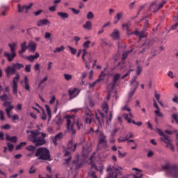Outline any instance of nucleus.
I'll return each instance as SVG.
<instances>
[{"label": "nucleus", "mask_w": 178, "mask_h": 178, "mask_svg": "<svg viewBox=\"0 0 178 178\" xmlns=\"http://www.w3.org/2000/svg\"><path fill=\"white\" fill-rule=\"evenodd\" d=\"M26 133H30L28 135V140L34 144L35 147H41V145H45L47 140V134L44 132H40L38 130L26 131Z\"/></svg>", "instance_id": "nucleus-1"}, {"label": "nucleus", "mask_w": 178, "mask_h": 178, "mask_svg": "<svg viewBox=\"0 0 178 178\" xmlns=\"http://www.w3.org/2000/svg\"><path fill=\"white\" fill-rule=\"evenodd\" d=\"M74 122V117L70 116L67 117V131L70 134L71 136H74L76 134V129H74V126L77 127L78 130H80L83 127V124L79 122Z\"/></svg>", "instance_id": "nucleus-2"}, {"label": "nucleus", "mask_w": 178, "mask_h": 178, "mask_svg": "<svg viewBox=\"0 0 178 178\" xmlns=\"http://www.w3.org/2000/svg\"><path fill=\"white\" fill-rule=\"evenodd\" d=\"M123 168L119 166L110 165L106 168V172H108V175L106 178H127L122 173Z\"/></svg>", "instance_id": "nucleus-3"}, {"label": "nucleus", "mask_w": 178, "mask_h": 178, "mask_svg": "<svg viewBox=\"0 0 178 178\" xmlns=\"http://www.w3.org/2000/svg\"><path fill=\"white\" fill-rule=\"evenodd\" d=\"M162 169L166 170L167 176L170 177L178 178V168L176 165H170V163H166L162 165Z\"/></svg>", "instance_id": "nucleus-4"}, {"label": "nucleus", "mask_w": 178, "mask_h": 178, "mask_svg": "<svg viewBox=\"0 0 178 178\" xmlns=\"http://www.w3.org/2000/svg\"><path fill=\"white\" fill-rule=\"evenodd\" d=\"M8 47L10 48V51L11 53H9L8 51L3 52V56L4 58H6L8 62H13V59L16 58V49H17V42H13L9 43Z\"/></svg>", "instance_id": "nucleus-5"}, {"label": "nucleus", "mask_w": 178, "mask_h": 178, "mask_svg": "<svg viewBox=\"0 0 178 178\" xmlns=\"http://www.w3.org/2000/svg\"><path fill=\"white\" fill-rule=\"evenodd\" d=\"M35 156L38 157V159H41L42 161H51L49 149H47V147L38 148Z\"/></svg>", "instance_id": "nucleus-6"}, {"label": "nucleus", "mask_w": 178, "mask_h": 178, "mask_svg": "<svg viewBox=\"0 0 178 178\" xmlns=\"http://www.w3.org/2000/svg\"><path fill=\"white\" fill-rule=\"evenodd\" d=\"M159 135L161 136V141H163L166 144V147L170 148L171 151L175 152V146L172 144V139H170V137L163 133V131H161L160 129H157Z\"/></svg>", "instance_id": "nucleus-7"}, {"label": "nucleus", "mask_w": 178, "mask_h": 178, "mask_svg": "<svg viewBox=\"0 0 178 178\" xmlns=\"http://www.w3.org/2000/svg\"><path fill=\"white\" fill-rule=\"evenodd\" d=\"M19 80H20V75L19 74V73H16L15 76L13 79V86H12L13 94L14 95H16V97H17V88H18L17 83H19Z\"/></svg>", "instance_id": "nucleus-8"}, {"label": "nucleus", "mask_w": 178, "mask_h": 178, "mask_svg": "<svg viewBox=\"0 0 178 178\" xmlns=\"http://www.w3.org/2000/svg\"><path fill=\"white\" fill-rule=\"evenodd\" d=\"M98 147L99 148H108V140H106V136L104 133H100Z\"/></svg>", "instance_id": "nucleus-9"}, {"label": "nucleus", "mask_w": 178, "mask_h": 178, "mask_svg": "<svg viewBox=\"0 0 178 178\" xmlns=\"http://www.w3.org/2000/svg\"><path fill=\"white\" fill-rule=\"evenodd\" d=\"M165 3H166V1H162L159 5H156V3L153 2L150 5L149 9V10L153 12V13H156V12H158V10H159V9H162V8H163V5H165Z\"/></svg>", "instance_id": "nucleus-10"}, {"label": "nucleus", "mask_w": 178, "mask_h": 178, "mask_svg": "<svg viewBox=\"0 0 178 178\" xmlns=\"http://www.w3.org/2000/svg\"><path fill=\"white\" fill-rule=\"evenodd\" d=\"M4 72L6 77H10V76H13V74H16V70L13 66V64H12V65L7 66Z\"/></svg>", "instance_id": "nucleus-11"}, {"label": "nucleus", "mask_w": 178, "mask_h": 178, "mask_svg": "<svg viewBox=\"0 0 178 178\" xmlns=\"http://www.w3.org/2000/svg\"><path fill=\"white\" fill-rule=\"evenodd\" d=\"M119 79H120V74L116 73L113 76V81L111 83L108 85V87L111 88V90H113L118 85V81H119Z\"/></svg>", "instance_id": "nucleus-12"}, {"label": "nucleus", "mask_w": 178, "mask_h": 178, "mask_svg": "<svg viewBox=\"0 0 178 178\" xmlns=\"http://www.w3.org/2000/svg\"><path fill=\"white\" fill-rule=\"evenodd\" d=\"M31 6H33V3H31L29 5L26 6H21L20 4L17 5V9H18V12L19 13H22V12L25 11V13H28L29 12V9L31 8Z\"/></svg>", "instance_id": "nucleus-13"}, {"label": "nucleus", "mask_w": 178, "mask_h": 178, "mask_svg": "<svg viewBox=\"0 0 178 178\" xmlns=\"http://www.w3.org/2000/svg\"><path fill=\"white\" fill-rule=\"evenodd\" d=\"M63 138V133L60 132L56 134L54 137L52 138L53 144L54 145H58V141L62 140Z\"/></svg>", "instance_id": "nucleus-14"}, {"label": "nucleus", "mask_w": 178, "mask_h": 178, "mask_svg": "<svg viewBox=\"0 0 178 178\" xmlns=\"http://www.w3.org/2000/svg\"><path fill=\"white\" fill-rule=\"evenodd\" d=\"M122 118H124L128 123H133V124H136V121L131 120V118H133V114H131V113H129V114L124 113Z\"/></svg>", "instance_id": "nucleus-15"}, {"label": "nucleus", "mask_w": 178, "mask_h": 178, "mask_svg": "<svg viewBox=\"0 0 178 178\" xmlns=\"http://www.w3.org/2000/svg\"><path fill=\"white\" fill-rule=\"evenodd\" d=\"M27 48L29 52H35V49H37V43L30 41L27 45Z\"/></svg>", "instance_id": "nucleus-16"}, {"label": "nucleus", "mask_w": 178, "mask_h": 178, "mask_svg": "<svg viewBox=\"0 0 178 178\" xmlns=\"http://www.w3.org/2000/svg\"><path fill=\"white\" fill-rule=\"evenodd\" d=\"M77 147V143H73V140H70L67 144V149L68 151H72L74 152L76 151V148Z\"/></svg>", "instance_id": "nucleus-17"}, {"label": "nucleus", "mask_w": 178, "mask_h": 178, "mask_svg": "<svg viewBox=\"0 0 178 178\" xmlns=\"http://www.w3.org/2000/svg\"><path fill=\"white\" fill-rule=\"evenodd\" d=\"M51 24V22L48 20L47 19H40L37 22V26L38 27H42V26H49Z\"/></svg>", "instance_id": "nucleus-18"}, {"label": "nucleus", "mask_w": 178, "mask_h": 178, "mask_svg": "<svg viewBox=\"0 0 178 178\" xmlns=\"http://www.w3.org/2000/svg\"><path fill=\"white\" fill-rule=\"evenodd\" d=\"M91 169H94L95 170H97V172H99L101 175L103 173L104 170V166L102 165H97L95 163L91 164Z\"/></svg>", "instance_id": "nucleus-19"}, {"label": "nucleus", "mask_w": 178, "mask_h": 178, "mask_svg": "<svg viewBox=\"0 0 178 178\" xmlns=\"http://www.w3.org/2000/svg\"><path fill=\"white\" fill-rule=\"evenodd\" d=\"M11 102H3V106H5L6 108V112H10L13 109L15 108V106H13V105H11L10 104Z\"/></svg>", "instance_id": "nucleus-20"}, {"label": "nucleus", "mask_w": 178, "mask_h": 178, "mask_svg": "<svg viewBox=\"0 0 178 178\" xmlns=\"http://www.w3.org/2000/svg\"><path fill=\"white\" fill-rule=\"evenodd\" d=\"M111 38H113V40H119L120 37V33L119 32V30L114 29L113 33L110 35Z\"/></svg>", "instance_id": "nucleus-21"}, {"label": "nucleus", "mask_w": 178, "mask_h": 178, "mask_svg": "<svg viewBox=\"0 0 178 178\" xmlns=\"http://www.w3.org/2000/svg\"><path fill=\"white\" fill-rule=\"evenodd\" d=\"M20 47L21 49L19 51V54L22 55V54H24V52H26V50L28 49L27 42L24 41L23 43L21 44Z\"/></svg>", "instance_id": "nucleus-22"}, {"label": "nucleus", "mask_w": 178, "mask_h": 178, "mask_svg": "<svg viewBox=\"0 0 178 178\" xmlns=\"http://www.w3.org/2000/svg\"><path fill=\"white\" fill-rule=\"evenodd\" d=\"M136 80L137 77L134 76V79L131 81V86L134 87V90H137V88H138V86H140V83Z\"/></svg>", "instance_id": "nucleus-23"}, {"label": "nucleus", "mask_w": 178, "mask_h": 178, "mask_svg": "<svg viewBox=\"0 0 178 178\" xmlns=\"http://www.w3.org/2000/svg\"><path fill=\"white\" fill-rule=\"evenodd\" d=\"M129 34H134L135 35H136V37H139V38L141 40L142 38H145V32L144 31H140L138 32V31H135L134 32H132Z\"/></svg>", "instance_id": "nucleus-24"}, {"label": "nucleus", "mask_w": 178, "mask_h": 178, "mask_svg": "<svg viewBox=\"0 0 178 178\" xmlns=\"http://www.w3.org/2000/svg\"><path fill=\"white\" fill-rule=\"evenodd\" d=\"M92 119H94V114H88L85 118V122L87 124H91V122H92Z\"/></svg>", "instance_id": "nucleus-25"}, {"label": "nucleus", "mask_w": 178, "mask_h": 178, "mask_svg": "<svg viewBox=\"0 0 178 178\" xmlns=\"http://www.w3.org/2000/svg\"><path fill=\"white\" fill-rule=\"evenodd\" d=\"M12 99L8 96L7 94L3 93L2 95H0V101L2 102H8V101H11Z\"/></svg>", "instance_id": "nucleus-26"}, {"label": "nucleus", "mask_w": 178, "mask_h": 178, "mask_svg": "<svg viewBox=\"0 0 178 178\" xmlns=\"http://www.w3.org/2000/svg\"><path fill=\"white\" fill-rule=\"evenodd\" d=\"M70 97H77L79 95V92H77V88L70 89L68 91Z\"/></svg>", "instance_id": "nucleus-27"}, {"label": "nucleus", "mask_w": 178, "mask_h": 178, "mask_svg": "<svg viewBox=\"0 0 178 178\" xmlns=\"http://www.w3.org/2000/svg\"><path fill=\"white\" fill-rule=\"evenodd\" d=\"M40 58V54L38 53H35V55H31L26 57V59L30 62H33L35 59H38Z\"/></svg>", "instance_id": "nucleus-28"}, {"label": "nucleus", "mask_w": 178, "mask_h": 178, "mask_svg": "<svg viewBox=\"0 0 178 178\" xmlns=\"http://www.w3.org/2000/svg\"><path fill=\"white\" fill-rule=\"evenodd\" d=\"M6 140H7V141H10V143H16L17 142V137L16 136L10 137L8 134H6Z\"/></svg>", "instance_id": "nucleus-29"}, {"label": "nucleus", "mask_w": 178, "mask_h": 178, "mask_svg": "<svg viewBox=\"0 0 178 178\" xmlns=\"http://www.w3.org/2000/svg\"><path fill=\"white\" fill-rule=\"evenodd\" d=\"M24 81L25 90H26V91H30V85L29 84V77H27V76H24Z\"/></svg>", "instance_id": "nucleus-30"}, {"label": "nucleus", "mask_w": 178, "mask_h": 178, "mask_svg": "<svg viewBox=\"0 0 178 178\" xmlns=\"http://www.w3.org/2000/svg\"><path fill=\"white\" fill-rule=\"evenodd\" d=\"M83 28L85 29V30H91V29H92V23H91V21H87L86 24L83 25Z\"/></svg>", "instance_id": "nucleus-31"}, {"label": "nucleus", "mask_w": 178, "mask_h": 178, "mask_svg": "<svg viewBox=\"0 0 178 178\" xmlns=\"http://www.w3.org/2000/svg\"><path fill=\"white\" fill-rule=\"evenodd\" d=\"M57 15L58 16L60 17V18L63 19L69 18V14H67V13L58 12L57 13Z\"/></svg>", "instance_id": "nucleus-32"}, {"label": "nucleus", "mask_w": 178, "mask_h": 178, "mask_svg": "<svg viewBox=\"0 0 178 178\" xmlns=\"http://www.w3.org/2000/svg\"><path fill=\"white\" fill-rule=\"evenodd\" d=\"M13 66L15 67V71L20 70V69H23V67H24V65L20 64L19 63H13Z\"/></svg>", "instance_id": "nucleus-33"}, {"label": "nucleus", "mask_w": 178, "mask_h": 178, "mask_svg": "<svg viewBox=\"0 0 178 178\" xmlns=\"http://www.w3.org/2000/svg\"><path fill=\"white\" fill-rule=\"evenodd\" d=\"M102 109L105 112V113H108V111H109V106L108 105V102H104L102 104Z\"/></svg>", "instance_id": "nucleus-34"}, {"label": "nucleus", "mask_w": 178, "mask_h": 178, "mask_svg": "<svg viewBox=\"0 0 178 178\" xmlns=\"http://www.w3.org/2000/svg\"><path fill=\"white\" fill-rule=\"evenodd\" d=\"M72 163L76 164V169H80L83 166V163H79V159L74 160Z\"/></svg>", "instance_id": "nucleus-35"}, {"label": "nucleus", "mask_w": 178, "mask_h": 178, "mask_svg": "<svg viewBox=\"0 0 178 178\" xmlns=\"http://www.w3.org/2000/svg\"><path fill=\"white\" fill-rule=\"evenodd\" d=\"M59 2H60V1H55L54 6L49 7V10L50 12H55V10H56V5H58V3H59Z\"/></svg>", "instance_id": "nucleus-36"}, {"label": "nucleus", "mask_w": 178, "mask_h": 178, "mask_svg": "<svg viewBox=\"0 0 178 178\" xmlns=\"http://www.w3.org/2000/svg\"><path fill=\"white\" fill-rule=\"evenodd\" d=\"M102 80H104V79L99 78L92 83H89V88H94V87H95V84H97V83H100Z\"/></svg>", "instance_id": "nucleus-37"}, {"label": "nucleus", "mask_w": 178, "mask_h": 178, "mask_svg": "<svg viewBox=\"0 0 178 178\" xmlns=\"http://www.w3.org/2000/svg\"><path fill=\"white\" fill-rule=\"evenodd\" d=\"M45 108L47 112V115L49 118V120H51V118L52 117L51 113V108H49V106L47 104L45 105Z\"/></svg>", "instance_id": "nucleus-38"}, {"label": "nucleus", "mask_w": 178, "mask_h": 178, "mask_svg": "<svg viewBox=\"0 0 178 178\" xmlns=\"http://www.w3.org/2000/svg\"><path fill=\"white\" fill-rule=\"evenodd\" d=\"M90 44H91V41L90 40L86 41L82 45L83 49H86V50L88 49V48H90Z\"/></svg>", "instance_id": "nucleus-39"}, {"label": "nucleus", "mask_w": 178, "mask_h": 178, "mask_svg": "<svg viewBox=\"0 0 178 178\" xmlns=\"http://www.w3.org/2000/svg\"><path fill=\"white\" fill-rule=\"evenodd\" d=\"M65 51V47L61 46L60 47H57L56 49L53 51L54 54H56L57 52H63Z\"/></svg>", "instance_id": "nucleus-40"}, {"label": "nucleus", "mask_w": 178, "mask_h": 178, "mask_svg": "<svg viewBox=\"0 0 178 178\" xmlns=\"http://www.w3.org/2000/svg\"><path fill=\"white\" fill-rule=\"evenodd\" d=\"M136 92V89H131V91L129 93V99L127 102H130V101H131V97H133V95H134V93Z\"/></svg>", "instance_id": "nucleus-41"}, {"label": "nucleus", "mask_w": 178, "mask_h": 178, "mask_svg": "<svg viewBox=\"0 0 178 178\" xmlns=\"http://www.w3.org/2000/svg\"><path fill=\"white\" fill-rule=\"evenodd\" d=\"M26 145H27L26 142H22V143H20L19 145H17L16 150L22 149V148H23V147L26 146Z\"/></svg>", "instance_id": "nucleus-42"}, {"label": "nucleus", "mask_w": 178, "mask_h": 178, "mask_svg": "<svg viewBox=\"0 0 178 178\" xmlns=\"http://www.w3.org/2000/svg\"><path fill=\"white\" fill-rule=\"evenodd\" d=\"M124 15L123 12L117 13L116 16L114 17L115 20H116V19L118 21L120 20V18L123 17Z\"/></svg>", "instance_id": "nucleus-43"}, {"label": "nucleus", "mask_w": 178, "mask_h": 178, "mask_svg": "<svg viewBox=\"0 0 178 178\" xmlns=\"http://www.w3.org/2000/svg\"><path fill=\"white\" fill-rule=\"evenodd\" d=\"M141 72H143V66L138 65L136 67V74L140 76V74H141Z\"/></svg>", "instance_id": "nucleus-44"}, {"label": "nucleus", "mask_w": 178, "mask_h": 178, "mask_svg": "<svg viewBox=\"0 0 178 178\" xmlns=\"http://www.w3.org/2000/svg\"><path fill=\"white\" fill-rule=\"evenodd\" d=\"M67 48L70 49L72 55H76L77 53V49L73 48L72 46H67Z\"/></svg>", "instance_id": "nucleus-45"}, {"label": "nucleus", "mask_w": 178, "mask_h": 178, "mask_svg": "<svg viewBox=\"0 0 178 178\" xmlns=\"http://www.w3.org/2000/svg\"><path fill=\"white\" fill-rule=\"evenodd\" d=\"M64 78H65V80H66L67 81H69L72 80V79H73V76H72V74H65Z\"/></svg>", "instance_id": "nucleus-46"}, {"label": "nucleus", "mask_w": 178, "mask_h": 178, "mask_svg": "<svg viewBox=\"0 0 178 178\" xmlns=\"http://www.w3.org/2000/svg\"><path fill=\"white\" fill-rule=\"evenodd\" d=\"M86 17L88 20H92V19H94V13H92V12H89L87 15Z\"/></svg>", "instance_id": "nucleus-47"}, {"label": "nucleus", "mask_w": 178, "mask_h": 178, "mask_svg": "<svg viewBox=\"0 0 178 178\" xmlns=\"http://www.w3.org/2000/svg\"><path fill=\"white\" fill-rule=\"evenodd\" d=\"M154 113H156V115L157 116H159V118H162L163 116V115L162 114V113H161V108H157L155 111Z\"/></svg>", "instance_id": "nucleus-48"}, {"label": "nucleus", "mask_w": 178, "mask_h": 178, "mask_svg": "<svg viewBox=\"0 0 178 178\" xmlns=\"http://www.w3.org/2000/svg\"><path fill=\"white\" fill-rule=\"evenodd\" d=\"M26 149L28 151H31L32 152H34V151H35V146L34 145H29L26 147Z\"/></svg>", "instance_id": "nucleus-49"}, {"label": "nucleus", "mask_w": 178, "mask_h": 178, "mask_svg": "<svg viewBox=\"0 0 178 178\" xmlns=\"http://www.w3.org/2000/svg\"><path fill=\"white\" fill-rule=\"evenodd\" d=\"M127 155V152H120V150H118V157L120 158H124Z\"/></svg>", "instance_id": "nucleus-50"}, {"label": "nucleus", "mask_w": 178, "mask_h": 178, "mask_svg": "<svg viewBox=\"0 0 178 178\" xmlns=\"http://www.w3.org/2000/svg\"><path fill=\"white\" fill-rule=\"evenodd\" d=\"M130 52H131V51H128L123 53V54H122L123 60H125L127 59V56H129V54H130Z\"/></svg>", "instance_id": "nucleus-51"}, {"label": "nucleus", "mask_w": 178, "mask_h": 178, "mask_svg": "<svg viewBox=\"0 0 178 178\" xmlns=\"http://www.w3.org/2000/svg\"><path fill=\"white\" fill-rule=\"evenodd\" d=\"M7 146H8L9 151H13V148H15V145H13V144L8 143Z\"/></svg>", "instance_id": "nucleus-52"}, {"label": "nucleus", "mask_w": 178, "mask_h": 178, "mask_svg": "<svg viewBox=\"0 0 178 178\" xmlns=\"http://www.w3.org/2000/svg\"><path fill=\"white\" fill-rule=\"evenodd\" d=\"M95 118H96L97 120L99 122V124H101V121L102 120V118H101V116L99 115V114L98 113H95Z\"/></svg>", "instance_id": "nucleus-53"}, {"label": "nucleus", "mask_w": 178, "mask_h": 178, "mask_svg": "<svg viewBox=\"0 0 178 178\" xmlns=\"http://www.w3.org/2000/svg\"><path fill=\"white\" fill-rule=\"evenodd\" d=\"M25 72L30 73L31 72V65H26L25 67Z\"/></svg>", "instance_id": "nucleus-54"}, {"label": "nucleus", "mask_w": 178, "mask_h": 178, "mask_svg": "<svg viewBox=\"0 0 178 178\" xmlns=\"http://www.w3.org/2000/svg\"><path fill=\"white\" fill-rule=\"evenodd\" d=\"M47 80H48V76H45L44 78H43L42 80H40L38 86L41 87V84H43V83H45V81H47Z\"/></svg>", "instance_id": "nucleus-55"}, {"label": "nucleus", "mask_w": 178, "mask_h": 178, "mask_svg": "<svg viewBox=\"0 0 178 178\" xmlns=\"http://www.w3.org/2000/svg\"><path fill=\"white\" fill-rule=\"evenodd\" d=\"M5 113L2 110H0V120H5Z\"/></svg>", "instance_id": "nucleus-56"}, {"label": "nucleus", "mask_w": 178, "mask_h": 178, "mask_svg": "<svg viewBox=\"0 0 178 178\" xmlns=\"http://www.w3.org/2000/svg\"><path fill=\"white\" fill-rule=\"evenodd\" d=\"M172 119H174V120H175L177 124H178V114L177 113L172 114Z\"/></svg>", "instance_id": "nucleus-57"}, {"label": "nucleus", "mask_w": 178, "mask_h": 178, "mask_svg": "<svg viewBox=\"0 0 178 178\" xmlns=\"http://www.w3.org/2000/svg\"><path fill=\"white\" fill-rule=\"evenodd\" d=\"M122 27L123 30H126L127 31H129V24H123L122 25Z\"/></svg>", "instance_id": "nucleus-58"}, {"label": "nucleus", "mask_w": 178, "mask_h": 178, "mask_svg": "<svg viewBox=\"0 0 178 178\" xmlns=\"http://www.w3.org/2000/svg\"><path fill=\"white\" fill-rule=\"evenodd\" d=\"M118 141V143H125V141H127V138L120 137Z\"/></svg>", "instance_id": "nucleus-59"}, {"label": "nucleus", "mask_w": 178, "mask_h": 178, "mask_svg": "<svg viewBox=\"0 0 178 178\" xmlns=\"http://www.w3.org/2000/svg\"><path fill=\"white\" fill-rule=\"evenodd\" d=\"M71 10L73 12L74 15H79V13H80V10H76L75 8H72Z\"/></svg>", "instance_id": "nucleus-60"}, {"label": "nucleus", "mask_w": 178, "mask_h": 178, "mask_svg": "<svg viewBox=\"0 0 178 178\" xmlns=\"http://www.w3.org/2000/svg\"><path fill=\"white\" fill-rule=\"evenodd\" d=\"M34 70H35V72H38V70H40V64L38 63H37L34 65Z\"/></svg>", "instance_id": "nucleus-61"}, {"label": "nucleus", "mask_w": 178, "mask_h": 178, "mask_svg": "<svg viewBox=\"0 0 178 178\" xmlns=\"http://www.w3.org/2000/svg\"><path fill=\"white\" fill-rule=\"evenodd\" d=\"M101 45L102 47H106L108 46V42H106V41H105L104 39L101 40Z\"/></svg>", "instance_id": "nucleus-62"}, {"label": "nucleus", "mask_w": 178, "mask_h": 178, "mask_svg": "<svg viewBox=\"0 0 178 178\" xmlns=\"http://www.w3.org/2000/svg\"><path fill=\"white\" fill-rule=\"evenodd\" d=\"M133 178H143V174L137 173L133 175Z\"/></svg>", "instance_id": "nucleus-63"}, {"label": "nucleus", "mask_w": 178, "mask_h": 178, "mask_svg": "<svg viewBox=\"0 0 178 178\" xmlns=\"http://www.w3.org/2000/svg\"><path fill=\"white\" fill-rule=\"evenodd\" d=\"M52 35L51 34V33L49 32H46L45 34H44V38L47 40L48 38H51V36Z\"/></svg>", "instance_id": "nucleus-64"}]
</instances>
